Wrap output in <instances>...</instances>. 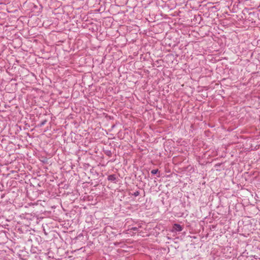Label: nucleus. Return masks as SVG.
Wrapping results in <instances>:
<instances>
[{"label":"nucleus","instance_id":"nucleus-1","mask_svg":"<svg viewBox=\"0 0 260 260\" xmlns=\"http://www.w3.org/2000/svg\"><path fill=\"white\" fill-rule=\"evenodd\" d=\"M183 230L182 226L180 224L175 223L173 226V229L172 231L173 232H180Z\"/></svg>","mask_w":260,"mask_h":260},{"label":"nucleus","instance_id":"nucleus-3","mask_svg":"<svg viewBox=\"0 0 260 260\" xmlns=\"http://www.w3.org/2000/svg\"><path fill=\"white\" fill-rule=\"evenodd\" d=\"M158 172V170H152L151 171V174H156Z\"/></svg>","mask_w":260,"mask_h":260},{"label":"nucleus","instance_id":"nucleus-4","mask_svg":"<svg viewBox=\"0 0 260 260\" xmlns=\"http://www.w3.org/2000/svg\"><path fill=\"white\" fill-rule=\"evenodd\" d=\"M133 230H136V228H133Z\"/></svg>","mask_w":260,"mask_h":260},{"label":"nucleus","instance_id":"nucleus-2","mask_svg":"<svg viewBox=\"0 0 260 260\" xmlns=\"http://www.w3.org/2000/svg\"><path fill=\"white\" fill-rule=\"evenodd\" d=\"M116 178L114 175H111L108 176V180L111 181H114Z\"/></svg>","mask_w":260,"mask_h":260}]
</instances>
